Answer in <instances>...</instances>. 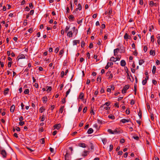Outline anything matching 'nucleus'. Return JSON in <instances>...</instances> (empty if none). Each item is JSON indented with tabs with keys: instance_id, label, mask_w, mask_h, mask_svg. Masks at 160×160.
<instances>
[{
	"instance_id": "f257e3e1",
	"label": "nucleus",
	"mask_w": 160,
	"mask_h": 160,
	"mask_svg": "<svg viewBox=\"0 0 160 160\" xmlns=\"http://www.w3.org/2000/svg\"><path fill=\"white\" fill-rule=\"evenodd\" d=\"M106 75L107 76H108V79H111L113 78V75L111 73V71H108L106 73Z\"/></svg>"
},
{
	"instance_id": "f03ea898",
	"label": "nucleus",
	"mask_w": 160,
	"mask_h": 160,
	"mask_svg": "<svg viewBox=\"0 0 160 160\" xmlns=\"http://www.w3.org/2000/svg\"><path fill=\"white\" fill-rule=\"evenodd\" d=\"M104 105H102L100 108V109L101 110H103L104 109H105V110H108L110 109V107H108V106L107 107H104Z\"/></svg>"
},
{
	"instance_id": "7ed1b4c3",
	"label": "nucleus",
	"mask_w": 160,
	"mask_h": 160,
	"mask_svg": "<svg viewBox=\"0 0 160 160\" xmlns=\"http://www.w3.org/2000/svg\"><path fill=\"white\" fill-rule=\"evenodd\" d=\"M5 59V57H2L0 60V65L1 66L2 68H3L4 67V64L3 62V60H4Z\"/></svg>"
},
{
	"instance_id": "20e7f679",
	"label": "nucleus",
	"mask_w": 160,
	"mask_h": 160,
	"mask_svg": "<svg viewBox=\"0 0 160 160\" xmlns=\"http://www.w3.org/2000/svg\"><path fill=\"white\" fill-rule=\"evenodd\" d=\"M1 154L4 158L6 157L7 152L5 150H2L1 151Z\"/></svg>"
},
{
	"instance_id": "39448f33",
	"label": "nucleus",
	"mask_w": 160,
	"mask_h": 160,
	"mask_svg": "<svg viewBox=\"0 0 160 160\" xmlns=\"http://www.w3.org/2000/svg\"><path fill=\"white\" fill-rule=\"evenodd\" d=\"M61 125L60 124H56L53 127L54 128V129L55 128H56L57 129H59L61 127Z\"/></svg>"
},
{
	"instance_id": "423d86ee",
	"label": "nucleus",
	"mask_w": 160,
	"mask_h": 160,
	"mask_svg": "<svg viewBox=\"0 0 160 160\" xmlns=\"http://www.w3.org/2000/svg\"><path fill=\"white\" fill-rule=\"evenodd\" d=\"M25 58V57L24 55L23 54H20L17 57L18 60H19V59Z\"/></svg>"
},
{
	"instance_id": "0eeeda50",
	"label": "nucleus",
	"mask_w": 160,
	"mask_h": 160,
	"mask_svg": "<svg viewBox=\"0 0 160 160\" xmlns=\"http://www.w3.org/2000/svg\"><path fill=\"white\" fill-rule=\"evenodd\" d=\"M130 121L129 119H122L121 120V122L123 123H125L126 122H129Z\"/></svg>"
},
{
	"instance_id": "6e6552de",
	"label": "nucleus",
	"mask_w": 160,
	"mask_h": 160,
	"mask_svg": "<svg viewBox=\"0 0 160 160\" xmlns=\"http://www.w3.org/2000/svg\"><path fill=\"white\" fill-rule=\"evenodd\" d=\"M124 39H130L131 38V37L130 36L128 35L127 33H126L124 35Z\"/></svg>"
},
{
	"instance_id": "1a4fd4ad",
	"label": "nucleus",
	"mask_w": 160,
	"mask_h": 160,
	"mask_svg": "<svg viewBox=\"0 0 160 160\" xmlns=\"http://www.w3.org/2000/svg\"><path fill=\"white\" fill-rule=\"evenodd\" d=\"M126 64L125 61L124 60H122L120 62V65L121 66L124 67L125 66Z\"/></svg>"
},
{
	"instance_id": "9d476101",
	"label": "nucleus",
	"mask_w": 160,
	"mask_h": 160,
	"mask_svg": "<svg viewBox=\"0 0 160 160\" xmlns=\"http://www.w3.org/2000/svg\"><path fill=\"white\" fill-rule=\"evenodd\" d=\"M119 49L118 48H117L114 49V56H116L117 55L118 52L119 51Z\"/></svg>"
},
{
	"instance_id": "9b49d317",
	"label": "nucleus",
	"mask_w": 160,
	"mask_h": 160,
	"mask_svg": "<svg viewBox=\"0 0 160 160\" xmlns=\"http://www.w3.org/2000/svg\"><path fill=\"white\" fill-rule=\"evenodd\" d=\"M150 54L151 55H152V56H154L155 55V50H151L150 51Z\"/></svg>"
},
{
	"instance_id": "f8f14e48",
	"label": "nucleus",
	"mask_w": 160,
	"mask_h": 160,
	"mask_svg": "<svg viewBox=\"0 0 160 160\" xmlns=\"http://www.w3.org/2000/svg\"><path fill=\"white\" fill-rule=\"evenodd\" d=\"M15 106L14 105H12L10 108V111L11 112H13L15 109Z\"/></svg>"
},
{
	"instance_id": "ddd939ff",
	"label": "nucleus",
	"mask_w": 160,
	"mask_h": 160,
	"mask_svg": "<svg viewBox=\"0 0 160 160\" xmlns=\"http://www.w3.org/2000/svg\"><path fill=\"white\" fill-rule=\"evenodd\" d=\"M67 36L69 38H72V31L69 32L67 33Z\"/></svg>"
},
{
	"instance_id": "4468645a",
	"label": "nucleus",
	"mask_w": 160,
	"mask_h": 160,
	"mask_svg": "<svg viewBox=\"0 0 160 160\" xmlns=\"http://www.w3.org/2000/svg\"><path fill=\"white\" fill-rule=\"evenodd\" d=\"M84 96V94L82 92H81L79 96V98L81 99H83Z\"/></svg>"
},
{
	"instance_id": "2eb2a0df",
	"label": "nucleus",
	"mask_w": 160,
	"mask_h": 160,
	"mask_svg": "<svg viewBox=\"0 0 160 160\" xmlns=\"http://www.w3.org/2000/svg\"><path fill=\"white\" fill-rule=\"evenodd\" d=\"M47 100L48 98L46 97H43L42 98V100L43 103H46Z\"/></svg>"
},
{
	"instance_id": "dca6fc26",
	"label": "nucleus",
	"mask_w": 160,
	"mask_h": 160,
	"mask_svg": "<svg viewBox=\"0 0 160 160\" xmlns=\"http://www.w3.org/2000/svg\"><path fill=\"white\" fill-rule=\"evenodd\" d=\"M68 18L70 20H71L72 21H73L74 19V18L72 15H69Z\"/></svg>"
},
{
	"instance_id": "f3484780",
	"label": "nucleus",
	"mask_w": 160,
	"mask_h": 160,
	"mask_svg": "<svg viewBox=\"0 0 160 160\" xmlns=\"http://www.w3.org/2000/svg\"><path fill=\"white\" fill-rule=\"evenodd\" d=\"M9 89L8 88H6L5 89L4 92V94L5 95H6L8 94L9 91Z\"/></svg>"
},
{
	"instance_id": "a211bd4d",
	"label": "nucleus",
	"mask_w": 160,
	"mask_h": 160,
	"mask_svg": "<svg viewBox=\"0 0 160 160\" xmlns=\"http://www.w3.org/2000/svg\"><path fill=\"white\" fill-rule=\"evenodd\" d=\"M93 130L92 128H90L88 130L87 133L89 134H91L93 132Z\"/></svg>"
},
{
	"instance_id": "6ab92c4d",
	"label": "nucleus",
	"mask_w": 160,
	"mask_h": 160,
	"mask_svg": "<svg viewBox=\"0 0 160 160\" xmlns=\"http://www.w3.org/2000/svg\"><path fill=\"white\" fill-rule=\"evenodd\" d=\"M80 42V41L79 40H74L73 41V45H76L77 43H79Z\"/></svg>"
},
{
	"instance_id": "aec40b11",
	"label": "nucleus",
	"mask_w": 160,
	"mask_h": 160,
	"mask_svg": "<svg viewBox=\"0 0 160 160\" xmlns=\"http://www.w3.org/2000/svg\"><path fill=\"white\" fill-rule=\"evenodd\" d=\"M79 146L83 148H85L86 147L85 144L83 143H80L79 144Z\"/></svg>"
},
{
	"instance_id": "412c9836",
	"label": "nucleus",
	"mask_w": 160,
	"mask_h": 160,
	"mask_svg": "<svg viewBox=\"0 0 160 160\" xmlns=\"http://www.w3.org/2000/svg\"><path fill=\"white\" fill-rule=\"evenodd\" d=\"M156 67L155 66H153L152 69V72L153 74H154L156 72Z\"/></svg>"
},
{
	"instance_id": "4be33fe9",
	"label": "nucleus",
	"mask_w": 160,
	"mask_h": 160,
	"mask_svg": "<svg viewBox=\"0 0 160 160\" xmlns=\"http://www.w3.org/2000/svg\"><path fill=\"white\" fill-rule=\"evenodd\" d=\"M45 110V108L43 107H41L39 109V112L41 113H42Z\"/></svg>"
},
{
	"instance_id": "5701e85b",
	"label": "nucleus",
	"mask_w": 160,
	"mask_h": 160,
	"mask_svg": "<svg viewBox=\"0 0 160 160\" xmlns=\"http://www.w3.org/2000/svg\"><path fill=\"white\" fill-rule=\"evenodd\" d=\"M129 85H127L124 86L123 88V89L127 91V90L129 88Z\"/></svg>"
},
{
	"instance_id": "b1692460",
	"label": "nucleus",
	"mask_w": 160,
	"mask_h": 160,
	"mask_svg": "<svg viewBox=\"0 0 160 160\" xmlns=\"http://www.w3.org/2000/svg\"><path fill=\"white\" fill-rule=\"evenodd\" d=\"M144 62V61L143 59H141L139 60V64L140 65H142Z\"/></svg>"
},
{
	"instance_id": "393cba45",
	"label": "nucleus",
	"mask_w": 160,
	"mask_h": 160,
	"mask_svg": "<svg viewBox=\"0 0 160 160\" xmlns=\"http://www.w3.org/2000/svg\"><path fill=\"white\" fill-rule=\"evenodd\" d=\"M88 152V151H84L83 154H82V156L84 157L87 156Z\"/></svg>"
},
{
	"instance_id": "a878e982",
	"label": "nucleus",
	"mask_w": 160,
	"mask_h": 160,
	"mask_svg": "<svg viewBox=\"0 0 160 160\" xmlns=\"http://www.w3.org/2000/svg\"><path fill=\"white\" fill-rule=\"evenodd\" d=\"M71 87H72V86H70V88L67 91V92H66V97H67L68 95L69 94L70 92V91H71L70 89L71 88Z\"/></svg>"
},
{
	"instance_id": "bb28decb",
	"label": "nucleus",
	"mask_w": 160,
	"mask_h": 160,
	"mask_svg": "<svg viewBox=\"0 0 160 160\" xmlns=\"http://www.w3.org/2000/svg\"><path fill=\"white\" fill-rule=\"evenodd\" d=\"M116 58H114L113 57H112L110 59V61H113V62H116Z\"/></svg>"
},
{
	"instance_id": "cd10ccee",
	"label": "nucleus",
	"mask_w": 160,
	"mask_h": 160,
	"mask_svg": "<svg viewBox=\"0 0 160 160\" xmlns=\"http://www.w3.org/2000/svg\"><path fill=\"white\" fill-rule=\"evenodd\" d=\"M137 87V85H136V84H135L134 85V92H135L134 94L135 95H136V94Z\"/></svg>"
},
{
	"instance_id": "c85d7f7f",
	"label": "nucleus",
	"mask_w": 160,
	"mask_h": 160,
	"mask_svg": "<svg viewBox=\"0 0 160 160\" xmlns=\"http://www.w3.org/2000/svg\"><path fill=\"white\" fill-rule=\"evenodd\" d=\"M113 134H116L119 132H120L118 131L117 129H115L113 131Z\"/></svg>"
},
{
	"instance_id": "c756f323",
	"label": "nucleus",
	"mask_w": 160,
	"mask_h": 160,
	"mask_svg": "<svg viewBox=\"0 0 160 160\" xmlns=\"http://www.w3.org/2000/svg\"><path fill=\"white\" fill-rule=\"evenodd\" d=\"M64 108V107L63 106L61 107V108H60L59 109V112L60 113H62Z\"/></svg>"
},
{
	"instance_id": "7c9ffc66",
	"label": "nucleus",
	"mask_w": 160,
	"mask_h": 160,
	"mask_svg": "<svg viewBox=\"0 0 160 160\" xmlns=\"http://www.w3.org/2000/svg\"><path fill=\"white\" fill-rule=\"evenodd\" d=\"M108 117L109 118L112 119H114L115 118L114 116L112 115H110L108 116Z\"/></svg>"
},
{
	"instance_id": "2f4dec72",
	"label": "nucleus",
	"mask_w": 160,
	"mask_h": 160,
	"mask_svg": "<svg viewBox=\"0 0 160 160\" xmlns=\"http://www.w3.org/2000/svg\"><path fill=\"white\" fill-rule=\"evenodd\" d=\"M29 90L28 89H26L25 90L24 92L25 94H28L29 93Z\"/></svg>"
},
{
	"instance_id": "473e14b6",
	"label": "nucleus",
	"mask_w": 160,
	"mask_h": 160,
	"mask_svg": "<svg viewBox=\"0 0 160 160\" xmlns=\"http://www.w3.org/2000/svg\"><path fill=\"white\" fill-rule=\"evenodd\" d=\"M97 81H99L100 82H101V76H98V77L97 78Z\"/></svg>"
},
{
	"instance_id": "72a5a7b5",
	"label": "nucleus",
	"mask_w": 160,
	"mask_h": 160,
	"mask_svg": "<svg viewBox=\"0 0 160 160\" xmlns=\"http://www.w3.org/2000/svg\"><path fill=\"white\" fill-rule=\"evenodd\" d=\"M45 116L44 115H43L42 116V117H41V121L42 122L43 121L45 120Z\"/></svg>"
},
{
	"instance_id": "f704fd0d",
	"label": "nucleus",
	"mask_w": 160,
	"mask_h": 160,
	"mask_svg": "<svg viewBox=\"0 0 160 160\" xmlns=\"http://www.w3.org/2000/svg\"><path fill=\"white\" fill-rule=\"evenodd\" d=\"M70 26H67L65 28V32H67L70 28Z\"/></svg>"
},
{
	"instance_id": "c9c22d12",
	"label": "nucleus",
	"mask_w": 160,
	"mask_h": 160,
	"mask_svg": "<svg viewBox=\"0 0 160 160\" xmlns=\"http://www.w3.org/2000/svg\"><path fill=\"white\" fill-rule=\"evenodd\" d=\"M138 115L140 118H142V112L141 110H140L138 113Z\"/></svg>"
},
{
	"instance_id": "e433bc0d",
	"label": "nucleus",
	"mask_w": 160,
	"mask_h": 160,
	"mask_svg": "<svg viewBox=\"0 0 160 160\" xmlns=\"http://www.w3.org/2000/svg\"><path fill=\"white\" fill-rule=\"evenodd\" d=\"M113 148V146L112 145H110L109 146V151L111 152L112 151Z\"/></svg>"
},
{
	"instance_id": "4c0bfd02",
	"label": "nucleus",
	"mask_w": 160,
	"mask_h": 160,
	"mask_svg": "<svg viewBox=\"0 0 160 160\" xmlns=\"http://www.w3.org/2000/svg\"><path fill=\"white\" fill-rule=\"evenodd\" d=\"M108 132L110 134H113V131H112L111 129H108Z\"/></svg>"
},
{
	"instance_id": "58836bf2",
	"label": "nucleus",
	"mask_w": 160,
	"mask_h": 160,
	"mask_svg": "<svg viewBox=\"0 0 160 160\" xmlns=\"http://www.w3.org/2000/svg\"><path fill=\"white\" fill-rule=\"evenodd\" d=\"M110 102H107L104 104H102V105H104V106L106 105V106L108 107V106L110 105Z\"/></svg>"
},
{
	"instance_id": "ea45409f",
	"label": "nucleus",
	"mask_w": 160,
	"mask_h": 160,
	"mask_svg": "<svg viewBox=\"0 0 160 160\" xmlns=\"http://www.w3.org/2000/svg\"><path fill=\"white\" fill-rule=\"evenodd\" d=\"M40 142L42 144H43L45 142V141H44V138H42L40 140Z\"/></svg>"
},
{
	"instance_id": "a19ab883",
	"label": "nucleus",
	"mask_w": 160,
	"mask_h": 160,
	"mask_svg": "<svg viewBox=\"0 0 160 160\" xmlns=\"http://www.w3.org/2000/svg\"><path fill=\"white\" fill-rule=\"evenodd\" d=\"M151 41L153 42L154 41V36L153 35H152L151 37Z\"/></svg>"
},
{
	"instance_id": "79ce46f5",
	"label": "nucleus",
	"mask_w": 160,
	"mask_h": 160,
	"mask_svg": "<svg viewBox=\"0 0 160 160\" xmlns=\"http://www.w3.org/2000/svg\"><path fill=\"white\" fill-rule=\"evenodd\" d=\"M78 9L79 10H81V9H82V7H81V5L80 3L79 4L78 6Z\"/></svg>"
},
{
	"instance_id": "37998d69",
	"label": "nucleus",
	"mask_w": 160,
	"mask_h": 160,
	"mask_svg": "<svg viewBox=\"0 0 160 160\" xmlns=\"http://www.w3.org/2000/svg\"><path fill=\"white\" fill-rule=\"evenodd\" d=\"M25 122H24L23 121H20L19 122V125L21 126H22L24 124Z\"/></svg>"
},
{
	"instance_id": "c03bdc74",
	"label": "nucleus",
	"mask_w": 160,
	"mask_h": 160,
	"mask_svg": "<svg viewBox=\"0 0 160 160\" xmlns=\"http://www.w3.org/2000/svg\"><path fill=\"white\" fill-rule=\"evenodd\" d=\"M52 90V88L51 87H48V88L47 89V92H50Z\"/></svg>"
},
{
	"instance_id": "a18cd8bd",
	"label": "nucleus",
	"mask_w": 160,
	"mask_h": 160,
	"mask_svg": "<svg viewBox=\"0 0 160 160\" xmlns=\"http://www.w3.org/2000/svg\"><path fill=\"white\" fill-rule=\"evenodd\" d=\"M85 45V42H84V41H82V42H81V47L83 48V47Z\"/></svg>"
},
{
	"instance_id": "49530a36",
	"label": "nucleus",
	"mask_w": 160,
	"mask_h": 160,
	"mask_svg": "<svg viewBox=\"0 0 160 160\" xmlns=\"http://www.w3.org/2000/svg\"><path fill=\"white\" fill-rule=\"evenodd\" d=\"M102 141L103 142V144H104L106 143L107 139L106 138H104L102 140Z\"/></svg>"
},
{
	"instance_id": "de8ad7c7",
	"label": "nucleus",
	"mask_w": 160,
	"mask_h": 160,
	"mask_svg": "<svg viewBox=\"0 0 160 160\" xmlns=\"http://www.w3.org/2000/svg\"><path fill=\"white\" fill-rule=\"evenodd\" d=\"M147 81H146L145 80H143V81H142V83L143 85H145L147 83Z\"/></svg>"
},
{
	"instance_id": "09e8293b",
	"label": "nucleus",
	"mask_w": 160,
	"mask_h": 160,
	"mask_svg": "<svg viewBox=\"0 0 160 160\" xmlns=\"http://www.w3.org/2000/svg\"><path fill=\"white\" fill-rule=\"evenodd\" d=\"M126 113L127 114H129L130 113V111L129 109H127L126 111Z\"/></svg>"
},
{
	"instance_id": "8fccbe9b",
	"label": "nucleus",
	"mask_w": 160,
	"mask_h": 160,
	"mask_svg": "<svg viewBox=\"0 0 160 160\" xmlns=\"http://www.w3.org/2000/svg\"><path fill=\"white\" fill-rule=\"evenodd\" d=\"M154 3L152 1H151L149 3V5L152 7L154 4Z\"/></svg>"
},
{
	"instance_id": "3c124183",
	"label": "nucleus",
	"mask_w": 160,
	"mask_h": 160,
	"mask_svg": "<svg viewBox=\"0 0 160 160\" xmlns=\"http://www.w3.org/2000/svg\"><path fill=\"white\" fill-rule=\"evenodd\" d=\"M97 122L98 123L101 124H102V120H100L98 119L97 120Z\"/></svg>"
},
{
	"instance_id": "603ef678",
	"label": "nucleus",
	"mask_w": 160,
	"mask_h": 160,
	"mask_svg": "<svg viewBox=\"0 0 160 160\" xmlns=\"http://www.w3.org/2000/svg\"><path fill=\"white\" fill-rule=\"evenodd\" d=\"M29 7L31 8V9H32L33 7V6L32 4V3H30L29 4Z\"/></svg>"
},
{
	"instance_id": "864d4df0",
	"label": "nucleus",
	"mask_w": 160,
	"mask_h": 160,
	"mask_svg": "<svg viewBox=\"0 0 160 160\" xmlns=\"http://www.w3.org/2000/svg\"><path fill=\"white\" fill-rule=\"evenodd\" d=\"M143 50L145 52H146L147 50V48L146 46H145L143 48Z\"/></svg>"
},
{
	"instance_id": "5fc2aeb1",
	"label": "nucleus",
	"mask_w": 160,
	"mask_h": 160,
	"mask_svg": "<svg viewBox=\"0 0 160 160\" xmlns=\"http://www.w3.org/2000/svg\"><path fill=\"white\" fill-rule=\"evenodd\" d=\"M125 142V140L123 138H122L120 140V142L121 143H124Z\"/></svg>"
},
{
	"instance_id": "6e6d98bb",
	"label": "nucleus",
	"mask_w": 160,
	"mask_h": 160,
	"mask_svg": "<svg viewBox=\"0 0 160 160\" xmlns=\"http://www.w3.org/2000/svg\"><path fill=\"white\" fill-rule=\"evenodd\" d=\"M82 106H80L79 107V108H78V112H80V111H81L82 110Z\"/></svg>"
},
{
	"instance_id": "4d7b16f0",
	"label": "nucleus",
	"mask_w": 160,
	"mask_h": 160,
	"mask_svg": "<svg viewBox=\"0 0 160 160\" xmlns=\"http://www.w3.org/2000/svg\"><path fill=\"white\" fill-rule=\"evenodd\" d=\"M59 50V48H58V47L55 49V50H54V52L56 53H57L58 52Z\"/></svg>"
},
{
	"instance_id": "13d9d810",
	"label": "nucleus",
	"mask_w": 160,
	"mask_h": 160,
	"mask_svg": "<svg viewBox=\"0 0 160 160\" xmlns=\"http://www.w3.org/2000/svg\"><path fill=\"white\" fill-rule=\"evenodd\" d=\"M87 107H85L83 109V113H85L86 112L87 110Z\"/></svg>"
},
{
	"instance_id": "bf43d9fd",
	"label": "nucleus",
	"mask_w": 160,
	"mask_h": 160,
	"mask_svg": "<svg viewBox=\"0 0 160 160\" xmlns=\"http://www.w3.org/2000/svg\"><path fill=\"white\" fill-rule=\"evenodd\" d=\"M120 58H121L120 57H119V56H118L116 58V61H117L119 60Z\"/></svg>"
},
{
	"instance_id": "052dcab7",
	"label": "nucleus",
	"mask_w": 160,
	"mask_h": 160,
	"mask_svg": "<svg viewBox=\"0 0 160 160\" xmlns=\"http://www.w3.org/2000/svg\"><path fill=\"white\" fill-rule=\"evenodd\" d=\"M69 154L68 152H67L66 154H65V155L64 156L65 158H69Z\"/></svg>"
},
{
	"instance_id": "680f3d73",
	"label": "nucleus",
	"mask_w": 160,
	"mask_h": 160,
	"mask_svg": "<svg viewBox=\"0 0 160 160\" xmlns=\"http://www.w3.org/2000/svg\"><path fill=\"white\" fill-rule=\"evenodd\" d=\"M39 131L41 132L43 131V128L42 127L40 128L39 129Z\"/></svg>"
},
{
	"instance_id": "e2e57ef3",
	"label": "nucleus",
	"mask_w": 160,
	"mask_h": 160,
	"mask_svg": "<svg viewBox=\"0 0 160 160\" xmlns=\"http://www.w3.org/2000/svg\"><path fill=\"white\" fill-rule=\"evenodd\" d=\"M107 64H108L109 65V66L110 67L113 65V63L112 62H108V63Z\"/></svg>"
},
{
	"instance_id": "0e129e2a",
	"label": "nucleus",
	"mask_w": 160,
	"mask_h": 160,
	"mask_svg": "<svg viewBox=\"0 0 160 160\" xmlns=\"http://www.w3.org/2000/svg\"><path fill=\"white\" fill-rule=\"evenodd\" d=\"M152 83L154 85H156L157 83V82L156 80H153L152 81Z\"/></svg>"
},
{
	"instance_id": "69168bd1",
	"label": "nucleus",
	"mask_w": 160,
	"mask_h": 160,
	"mask_svg": "<svg viewBox=\"0 0 160 160\" xmlns=\"http://www.w3.org/2000/svg\"><path fill=\"white\" fill-rule=\"evenodd\" d=\"M34 10H31V11H30L29 14H30L31 15H32L34 13Z\"/></svg>"
},
{
	"instance_id": "338daca9",
	"label": "nucleus",
	"mask_w": 160,
	"mask_h": 160,
	"mask_svg": "<svg viewBox=\"0 0 160 160\" xmlns=\"http://www.w3.org/2000/svg\"><path fill=\"white\" fill-rule=\"evenodd\" d=\"M28 32H29L30 33H31L32 32L33 30L32 28H30L28 29Z\"/></svg>"
},
{
	"instance_id": "774afa93",
	"label": "nucleus",
	"mask_w": 160,
	"mask_h": 160,
	"mask_svg": "<svg viewBox=\"0 0 160 160\" xmlns=\"http://www.w3.org/2000/svg\"><path fill=\"white\" fill-rule=\"evenodd\" d=\"M89 47L90 49L92 48L93 47V44L92 43H91L90 44Z\"/></svg>"
}]
</instances>
